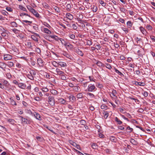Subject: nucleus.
I'll return each mask as SVG.
<instances>
[{
  "mask_svg": "<svg viewBox=\"0 0 155 155\" xmlns=\"http://www.w3.org/2000/svg\"><path fill=\"white\" fill-rule=\"evenodd\" d=\"M87 94L90 96L91 98H93L94 97V95L90 93H87Z\"/></svg>",
  "mask_w": 155,
  "mask_h": 155,
  "instance_id": "bf43d9fd",
  "label": "nucleus"
},
{
  "mask_svg": "<svg viewBox=\"0 0 155 155\" xmlns=\"http://www.w3.org/2000/svg\"><path fill=\"white\" fill-rule=\"evenodd\" d=\"M120 8V10L121 12H123L124 13H125L126 11V10L125 9V8H123V7H121V8Z\"/></svg>",
  "mask_w": 155,
  "mask_h": 155,
  "instance_id": "13d9d810",
  "label": "nucleus"
},
{
  "mask_svg": "<svg viewBox=\"0 0 155 155\" xmlns=\"http://www.w3.org/2000/svg\"><path fill=\"white\" fill-rule=\"evenodd\" d=\"M74 20V19L73 15L70 13H68V21H70Z\"/></svg>",
  "mask_w": 155,
  "mask_h": 155,
  "instance_id": "6ab92c4d",
  "label": "nucleus"
},
{
  "mask_svg": "<svg viewBox=\"0 0 155 155\" xmlns=\"http://www.w3.org/2000/svg\"><path fill=\"white\" fill-rule=\"evenodd\" d=\"M136 85H138L141 86H144L145 85V83L144 82H140L137 81H136L135 83Z\"/></svg>",
  "mask_w": 155,
  "mask_h": 155,
  "instance_id": "412c9836",
  "label": "nucleus"
},
{
  "mask_svg": "<svg viewBox=\"0 0 155 155\" xmlns=\"http://www.w3.org/2000/svg\"><path fill=\"white\" fill-rule=\"evenodd\" d=\"M91 144L92 148L93 149H96L98 147V146L96 143H91Z\"/></svg>",
  "mask_w": 155,
  "mask_h": 155,
  "instance_id": "2eb2a0df",
  "label": "nucleus"
},
{
  "mask_svg": "<svg viewBox=\"0 0 155 155\" xmlns=\"http://www.w3.org/2000/svg\"><path fill=\"white\" fill-rule=\"evenodd\" d=\"M122 29L123 31H124L125 32L126 34L128 33V31L127 28H122Z\"/></svg>",
  "mask_w": 155,
  "mask_h": 155,
  "instance_id": "774afa93",
  "label": "nucleus"
},
{
  "mask_svg": "<svg viewBox=\"0 0 155 155\" xmlns=\"http://www.w3.org/2000/svg\"><path fill=\"white\" fill-rule=\"evenodd\" d=\"M80 123L81 125H84L86 124V122L84 120H81L80 121Z\"/></svg>",
  "mask_w": 155,
  "mask_h": 155,
  "instance_id": "5fc2aeb1",
  "label": "nucleus"
},
{
  "mask_svg": "<svg viewBox=\"0 0 155 155\" xmlns=\"http://www.w3.org/2000/svg\"><path fill=\"white\" fill-rule=\"evenodd\" d=\"M115 121L118 123V124L120 125L122 123V122L119 120L117 117H116L115 118Z\"/></svg>",
  "mask_w": 155,
  "mask_h": 155,
  "instance_id": "c85d7f7f",
  "label": "nucleus"
},
{
  "mask_svg": "<svg viewBox=\"0 0 155 155\" xmlns=\"http://www.w3.org/2000/svg\"><path fill=\"white\" fill-rule=\"evenodd\" d=\"M6 64L5 63L2 62H0V68L3 69L5 68Z\"/></svg>",
  "mask_w": 155,
  "mask_h": 155,
  "instance_id": "4be33fe9",
  "label": "nucleus"
},
{
  "mask_svg": "<svg viewBox=\"0 0 155 155\" xmlns=\"http://www.w3.org/2000/svg\"><path fill=\"white\" fill-rule=\"evenodd\" d=\"M30 74L32 76L35 75L36 74L35 71L33 70H31L30 71Z\"/></svg>",
  "mask_w": 155,
  "mask_h": 155,
  "instance_id": "a19ab883",
  "label": "nucleus"
},
{
  "mask_svg": "<svg viewBox=\"0 0 155 155\" xmlns=\"http://www.w3.org/2000/svg\"><path fill=\"white\" fill-rule=\"evenodd\" d=\"M27 77L31 80H34V78L33 76L30 74H28L27 75Z\"/></svg>",
  "mask_w": 155,
  "mask_h": 155,
  "instance_id": "f704fd0d",
  "label": "nucleus"
},
{
  "mask_svg": "<svg viewBox=\"0 0 155 155\" xmlns=\"http://www.w3.org/2000/svg\"><path fill=\"white\" fill-rule=\"evenodd\" d=\"M56 72L57 73V74L60 75L62 74H64V73L63 71H61L60 69L59 68H56Z\"/></svg>",
  "mask_w": 155,
  "mask_h": 155,
  "instance_id": "aec40b11",
  "label": "nucleus"
},
{
  "mask_svg": "<svg viewBox=\"0 0 155 155\" xmlns=\"http://www.w3.org/2000/svg\"><path fill=\"white\" fill-rule=\"evenodd\" d=\"M114 70L115 72L116 73H117L118 75H120L121 77L124 76V75L117 69L115 68Z\"/></svg>",
  "mask_w": 155,
  "mask_h": 155,
  "instance_id": "a211bd4d",
  "label": "nucleus"
},
{
  "mask_svg": "<svg viewBox=\"0 0 155 155\" xmlns=\"http://www.w3.org/2000/svg\"><path fill=\"white\" fill-rule=\"evenodd\" d=\"M18 117L21 118V123L22 124H30L31 123V121L30 120L24 118L23 117L21 116H19Z\"/></svg>",
  "mask_w": 155,
  "mask_h": 155,
  "instance_id": "7ed1b4c3",
  "label": "nucleus"
},
{
  "mask_svg": "<svg viewBox=\"0 0 155 155\" xmlns=\"http://www.w3.org/2000/svg\"><path fill=\"white\" fill-rule=\"evenodd\" d=\"M10 24L12 27H17L18 25L15 21L11 22Z\"/></svg>",
  "mask_w": 155,
  "mask_h": 155,
  "instance_id": "393cba45",
  "label": "nucleus"
},
{
  "mask_svg": "<svg viewBox=\"0 0 155 155\" xmlns=\"http://www.w3.org/2000/svg\"><path fill=\"white\" fill-rule=\"evenodd\" d=\"M127 25L128 28H130L132 27L133 24L131 21H129L127 22Z\"/></svg>",
  "mask_w": 155,
  "mask_h": 155,
  "instance_id": "cd10ccee",
  "label": "nucleus"
},
{
  "mask_svg": "<svg viewBox=\"0 0 155 155\" xmlns=\"http://www.w3.org/2000/svg\"><path fill=\"white\" fill-rule=\"evenodd\" d=\"M61 79L64 80H67V78L66 76H67V75L65 73H64V74H62L61 75Z\"/></svg>",
  "mask_w": 155,
  "mask_h": 155,
  "instance_id": "2f4dec72",
  "label": "nucleus"
},
{
  "mask_svg": "<svg viewBox=\"0 0 155 155\" xmlns=\"http://www.w3.org/2000/svg\"><path fill=\"white\" fill-rule=\"evenodd\" d=\"M105 66H106V68L109 69H111L112 68V67L111 65L108 63H106L105 64V65H104Z\"/></svg>",
  "mask_w": 155,
  "mask_h": 155,
  "instance_id": "e433bc0d",
  "label": "nucleus"
},
{
  "mask_svg": "<svg viewBox=\"0 0 155 155\" xmlns=\"http://www.w3.org/2000/svg\"><path fill=\"white\" fill-rule=\"evenodd\" d=\"M59 64L60 66L61 67H64L67 66L66 63L62 62H59Z\"/></svg>",
  "mask_w": 155,
  "mask_h": 155,
  "instance_id": "72a5a7b5",
  "label": "nucleus"
},
{
  "mask_svg": "<svg viewBox=\"0 0 155 155\" xmlns=\"http://www.w3.org/2000/svg\"><path fill=\"white\" fill-rule=\"evenodd\" d=\"M44 126L48 130H49L51 132H53V130H52L51 129V127L47 126L46 125H45V124L44 125Z\"/></svg>",
  "mask_w": 155,
  "mask_h": 155,
  "instance_id": "8fccbe9b",
  "label": "nucleus"
},
{
  "mask_svg": "<svg viewBox=\"0 0 155 155\" xmlns=\"http://www.w3.org/2000/svg\"><path fill=\"white\" fill-rule=\"evenodd\" d=\"M72 50L74 49V47L73 45L68 43V49Z\"/></svg>",
  "mask_w": 155,
  "mask_h": 155,
  "instance_id": "58836bf2",
  "label": "nucleus"
},
{
  "mask_svg": "<svg viewBox=\"0 0 155 155\" xmlns=\"http://www.w3.org/2000/svg\"><path fill=\"white\" fill-rule=\"evenodd\" d=\"M140 29L141 32L142 34L144 35H146L147 33V32L146 30L142 26H140L139 28Z\"/></svg>",
  "mask_w": 155,
  "mask_h": 155,
  "instance_id": "9d476101",
  "label": "nucleus"
},
{
  "mask_svg": "<svg viewBox=\"0 0 155 155\" xmlns=\"http://www.w3.org/2000/svg\"><path fill=\"white\" fill-rule=\"evenodd\" d=\"M50 37L55 40H58V37L56 35H50Z\"/></svg>",
  "mask_w": 155,
  "mask_h": 155,
  "instance_id": "79ce46f5",
  "label": "nucleus"
},
{
  "mask_svg": "<svg viewBox=\"0 0 155 155\" xmlns=\"http://www.w3.org/2000/svg\"><path fill=\"white\" fill-rule=\"evenodd\" d=\"M142 94H143V96L145 97H147L148 95V92L146 91H144L143 92H142Z\"/></svg>",
  "mask_w": 155,
  "mask_h": 155,
  "instance_id": "3c124183",
  "label": "nucleus"
},
{
  "mask_svg": "<svg viewBox=\"0 0 155 155\" xmlns=\"http://www.w3.org/2000/svg\"><path fill=\"white\" fill-rule=\"evenodd\" d=\"M48 101L49 104L51 106H53L54 105V97L52 96H49L48 97Z\"/></svg>",
  "mask_w": 155,
  "mask_h": 155,
  "instance_id": "20e7f679",
  "label": "nucleus"
},
{
  "mask_svg": "<svg viewBox=\"0 0 155 155\" xmlns=\"http://www.w3.org/2000/svg\"><path fill=\"white\" fill-rule=\"evenodd\" d=\"M31 12L37 18H39L40 15L34 9Z\"/></svg>",
  "mask_w": 155,
  "mask_h": 155,
  "instance_id": "9b49d317",
  "label": "nucleus"
},
{
  "mask_svg": "<svg viewBox=\"0 0 155 155\" xmlns=\"http://www.w3.org/2000/svg\"><path fill=\"white\" fill-rule=\"evenodd\" d=\"M6 120L12 125L15 124V120L12 119H6Z\"/></svg>",
  "mask_w": 155,
  "mask_h": 155,
  "instance_id": "dca6fc26",
  "label": "nucleus"
},
{
  "mask_svg": "<svg viewBox=\"0 0 155 155\" xmlns=\"http://www.w3.org/2000/svg\"><path fill=\"white\" fill-rule=\"evenodd\" d=\"M69 143L71 145L74 147H76V145H77V144L72 140H70Z\"/></svg>",
  "mask_w": 155,
  "mask_h": 155,
  "instance_id": "09e8293b",
  "label": "nucleus"
},
{
  "mask_svg": "<svg viewBox=\"0 0 155 155\" xmlns=\"http://www.w3.org/2000/svg\"><path fill=\"white\" fill-rule=\"evenodd\" d=\"M130 142L134 145H137L138 144V142L133 138H131L130 139Z\"/></svg>",
  "mask_w": 155,
  "mask_h": 155,
  "instance_id": "f8f14e48",
  "label": "nucleus"
},
{
  "mask_svg": "<svg viewBox=\"0 0 155 155\" xmlns=\"http://www.w3.org/2000/svg\"><path fill=\"white\" fill-rule=\"evenodd\" d=\"M27 8L31 12L33 10V8H32L31 6L30 5H28L27 6Z\"/></svg>",
  "mask_w": 155,
  "mask_h": 155,
  "instance_id": "6e6d98bb",
  "label": "nucleus"
},
{
  "mask_svg": "<svg viewBox=\"0 0 155 155\" xmlns=\"http://www.w3.org/2000/svg\"><path fill=\"white\" fill-rule=\"evenodd\" d=\"M34 115L35 117L37 120H42L41 116L39 114L36 112H35L34 113Z\"/></svg>",
  "mask_w": 155,
  "mask_h": 155,
  "instance_id": "0eeeda50",
  "label": "nucleus"
},
{
  "mask_svg": "<svg viewBox=\"0 0 155 155\" xmlns=\"http://www.w3.org/2000/svg\"><path fill=\"white\" fill-rule=\"evenodd\" d=\"M112 93L113 96H116V95L117 94V91L116 90L113 89L112 90Z\"/></svg>",
  "mask_w": 155,
  "mask_h": 155,
  "instance_id": "c03bdc74",
  "label": "nucleus"
},
{
  "mask_svg": "<svg viewBox=\"0 0 155 155\" xmlns=\"http://www.w3.org/2000/svg\"><path fill=\"white\" fill-rule=\"evenodd\" d=\"M59 101L62 104H65L66 102V101L62 98H60L59 99Z\"/></svg>",
  "mask_w": 155,
  "mask_h": 155,
  "instance_id": "c9c22d12",
  "label": "nucleus"
},
{
  "mask_svg": "<svg viewBox=\"0 0 155 155\" xmlns=\"http://www.w3.org/2000/svg\"><path fill=\"white\" fill-rule=\"evenodd\" d=\"M1 13L2 15H4L7 16L8 14V13L7 12L4 10L2 11H1Z\"/></svg>",
  "mask_w": 155,
  "mask_h": 155,
  "instance_id": "4c0bfd02",
  "label": "nucleus"
},
{
  "mask_svg": "<svg viewBox=\"0 0 155 155\" xmlns=\"http://www.w3.org/2000/svg\"><path fill=\"white\" fill-rule=\"evenodd\" d=\"M10 102L11 104L12 105H15L16 106L17 105V104L15 102V101L12 98H10Z\"/></svg>",
  "mask_w": 155,
  "mask_h": 155,
  "instance_id": "5701e85b",
  "label": "nucleus"
},
{
  "mask_svg": "<svg viewBox=\"0 0 155 155\" xmlns=\"http://www.w3.org/2000/svg\"><path fill=\"white\" fill-rule=\"evenodd\" d=\"M6 9L7 11L9 12H12L13 11V9L9 7H6Z\"/></svg>",
  "mask_w": 155,
  "mask_h": 155,
  "instance_id": "864d4df0",
  "label": "nucleus"
},
{
  "mask_svg": "<svg viewBox=\"0 0 155 155\" xmlns=\"http://www.w3.org/2000/svg\"><path fill=\"white\" fill-rule=\"evenodd\" d=\"M73 90L77 92L78 91V87L74 86L73 87Z\"/></svg>",
  "mask_w": 155,
  "mask_h": 155,
  "instance_id": "69168bd1",
  "label": "nucleus"
},
{
  "mask_svg": "<svg viewBox=\"0 0 155 155\" xmlns=\"http://www.w3.org/2000/svg\"><path fill=\"white\" fill-rule=\"evenodd\" d=\"M95 61L96 62V64L97 66L99 67H105L103 63H102L101 62L98 61H96V60H95Z\"/></svg>",
  "mask_w": 155,
  "mask_h": 155,
  "instance_id": "6e6552de",
  "label": "nucleus"
},
{
  "mask_svg": "<svg viewBox=\"0 0 155 155\" xmlns=\"http://www.w3.org/2000/svg\"><path fill=\"white\" fill-rule=\"evenodd\" d=\"M75 19H74V20L71 21H68V27L74 30H76L77 28V27L75 24Z\"/></svg>",
  "mask_w": 155,
  "mask_h": 155,
  "instance_id": "f03ea898",
  "label": "nucleus"
},
{
  "mask_svg": "<svg viewBox=\"0 0 155 155\" xmlns=\"http://www.w3.org/2000/svg\"><path fill=\"white\" fill-rule=\"evenodd\" d=\"M36 139L38 141L40 142H42L43 140V139L42 137L39 136L36 137Z\"/></svg>",
  "mask_w": 155,
  "mask_h": 155,
  "instance_id": "ea45409f",
  "label": "nucleus"
},
{
  "mask_svg": "<svg viewBox=\"0 0 155 155\" xmlns=\"http://www.w3.org/2000/svg\"><path fill=\"white\" fill-rule=\"evenodd\" d=\"M77 97L78 98H81L83 97V94L82 93H79L77 95Z\"/></svg>",
  "mask_w": 155,
  "mask_h": 155,
  "instance_id": "473e14b6",
  "label": "nucleus"
},
{
  "mask_svg": "<svg viewBox=\"0 0 155 155\" xmlns=\"http://www.w3.org/2000/svg\"><path fill=\"white\" fill-rule=\"evenodd\" d=\"M23 22H24L25 23H28L29 24H28L29 25H30V24L32 23V21H30L26 20H23L22 21Z\"/></svg>",
  "mask_w": 155,
  "mask_h": 155,
  "instance_id": "680f3d73",
  "label": "nucleus"
},
{
  "mask_svg": "<svg viewBox=\"0 0 155 155\" xmlns=\"http://www.w3.org/2000/svg\"><path fill=\"white\" fill-rule=\"evenodd\" d=\"M42 91L44 92H46L48 91V89L46 87H43L41 89Z\"/></svg>",
  "mask_w": 155,
  "mask_h": 155,
  "instance_id": "4d7b16f0",
  "label": "nucleus"
},
{
  "mask_svg": "<svg viewBox=\"0 0 155 155\" xmlns=\"http://www.w3.org/2000/svg\"><path fill=\"white\" fill-rule=\"evenodd\" d=\"M101 107L102 109H106L107 108V106L105 104H102L101 106Z\"/></svg>",
  "mask_w": 155,
  "mask_h": 155,
  "instance_id": "49530a36",
  "label": "nucleus"
},
{
  "mask_svg": "<svg viewBox=\"0 0 155 155\" xmlns=\"http://www.w3.org/2000/svg\"><path fill=\"white\" fill-rule=\"evenodd\" d=\"M76 52L77 53L81 56H83L84 55V54L82 51L79 49H76Z\"/></svg>",
  "mask_w": 155,
  "mask_h": 155,
  "instance_id": "ddd939ff",
  "label": "nucleus"
},
{
  "mask_svg": "<svg viewBox=\"0 0 155 155\" xmlns=\"http://www.w3.org/2000/svg\"><path fill=\"white\" fill-rule=\"evenodd\" d=\"M126 130L127 132L130 133L133 131V129L130 128L129 126H128L127 127Z\"/></svg>",
  "mask_w": 155,
  "mask_h": 155,
  "instance_id": "b1692460",
  "label": "nucleus"
},
{
  "mask_svg": "<svg viewBox=\"0 0 155 155\" xmlns=\"http://www.w3.org/2000/svg\"><path fill=\"white\" fill-rule=\"evenodd\" d=\"M110 140L112 142H116L117 141V138L114 136L111 137L110 138Z\"/></svg>",
  "mask_w": 155,
  "mask_h": 155,
  "instance_id": "a878e982",
  "label": "nucleus"
},
{
  "mask_svg": "<svg viewBox=\"0 0 155 155\" xmlns=\"http://www.w3.org/2000/svg\"><path fill=\"white\" fill-rule=\"evenodd\" d=\"M95 89L96 90L97 89L95 87V86L94 85L91 84L88 85V88L87 91L89 92H92L94 91V90Z\"/></svg>",
  "mask_w": 155,
  "mask_h": 155,
  "instance_id": "39448f33",
  "label": "nucleus"
},
{
  "mask_svg": "<svg viewBox=\"0 0 155 155\" xmlns=\"http://www.w3.org/2000/svg\"><path fill=\"white\" fill-rule=\"evenodd\" d=\"M70 2L71 3V2L70 1H68V12L71 10V8H73V5L72 4L71 5L70 4V3H69Z\"/></svg>",
  "mask_w": 155,
  "mask_h": 155,
  "instance_id": "37998d69",
  "label": "nucleus"
},
{
  "mask_svg": "<svg viewBox=\"0 0 155 155\" xmlns=\"http://www.w3.org/2000/svg\"><path fill=\"white\" fill-rule=\"evenodd\" d=\"M34 25L33 26V28L36 30H38V25L35 24H34Z\"/></svg>",
  "mask_w": 155,
  "mask_h": 155,
  "instance_id": "603ef678",
  "label": "nucleus"
},
{
  "mask_svg": "<svg viewBox=\"0 0 155 155\" xmlns=\"http://www.w3.org/2000/svg\"><path fill=\"white\" fill-rule=\"evenodd\" d=\"M4 59L5 61H8L11 59L12 57V56L10 54H6L4 55Z\"/></svg>",
  "mask_w": 155,
  "mask_h": 155,
  "instance_id": "423d86ee",
  "label": "nucleus"
},
{
  "mask_svg": "<svg viewBox=\"0 0 155 155\" xmlns=\"http://www.w3.org/2000/svg\"><path fill=\"white\" fill-rule=\"evenodd\" d=\"M51 93L54 94H57V91L54 90H52L51 91Z\"/></svg>",
  "mask_w": 155,
  "mask_h": 155,
  "instance_id": "0e129e2a",
  "label": "nucleus"
},
{
  "mask_svg": "<svg viewBox=\"0 0 155 155\" xmlns=\"http://www.w3.org/2000/svg\"><path fill=\"white\" fill-rule=\"evenodd\" d=\"M31 38L35 41L38 42V38L35 35H31Z\"/></svg>",
  "mask_w": 155,
  "mask_h": 155,
  "instance_id": "7c9ffc66",
  "label": "nucleus"
},
{
  "mask_svg": "<svg viewBox=\"0 0 155 155\" xmlns=\"http://www.w3.org/2000/svg\"><path fill=\"white\" fill-rule=\"evenodd\" d=\"M103 114L104 115V117L105 119H106L109 116V113L107 111L105 110H103Z\"/></svg>",
  "mask_w": 155,
  "mask_h": 155,
  "instance_id": "f3484780",
  "label": "nucleus"
},
{
  "mask_svg": "<svg viewBox=\"0 0 155 155\" xmlns=\"http://www.w3.org/2000/svg\"><path fill=\"white\" fill-rule=\"evenodd\" d=\"M68 99L69 100V102L72 103L74 102L75 101V98L74 97L73 95H71L68 97Z\"/></svg>",
  "mask_w": 155,
  "mask_h": 155,
  "instance_id": "1a4fd4ad",
  "label": "nucleus"
},
{
  "mask_svg": "<svg viewBox=\"0 0 155 155\" xmlns=\"http://www.w3.org/2000/svg\"><path fill=\"white\" fill-rule=\"evenodd\" d=\"M19 8L21 10H22L23 11H25V12H26V13H21L19 15L20 16L23 17L24 15H26L30 18H31V16L29 15L28 14V11L22 5H19Z\"/></svg>",
  "mask_w": 155,
  "mask_h": 155,
  "instance_id": "f257e3e1",
  "label": "nucleus"
},
{
  "mask_svg": "<svg viewBox=\"0 0 155 155\" xmlns=\"http://www.w3.org/2000/svg\"><path fill=\"white\" fill-rule=\"evenodd\" d=\"M35 51L37 52L38 54H40L41 53V50L40 48H35Z\"/></svg>",
  "mask_w": 155,
  "mask_h": 155,
  "instance_id": "052dcab7",
  "label": "nucleus"
},
{
  "mask_svg": "<svg viewBox=\"0 0 155 155\" xmlns=\"http://www.w3.org/2000/svg\"><path fill=\"white\" fill-rule=\"evenodd\" d=\"M43 31L45 33L48 34H50L51 33V31L48 29L46 28H44Z\"/></svg>",
  "mask_w": 155,
  "mask_h": 155,
  "instance_id": "c756f323",
  "label": "nucleus"
},
{
  "mask_svg": "<svg viewBox=\"0 0 155 155\" xmlns=\"http://www.w3.org/2000/svg\"><path fill=\"white\" fill-rule=\"evenodd\" d=\"M99 3L103 6H105L106 4V3L102 0L99 1Z\"/></svg>",
  "mask_w": 155,
  "mask_h": 155,
  "instance_id": "de8ad7c7",
  "label": "nucleus"
},
{
  "mask_svg": "<svg viewBox=\"0 0 155 155\" xmlns=\"http://www.w3.org/2000/svg\"><path fill=\"white\" fill-rule=\"evenodd\" d=\"M91 9L93 10V11L94 12H96L97 10V6L93 5L91 6Z\"/></svg>",
  "mask_w": 155,
  "mask_h": 155,
  "instance_id": "bb28decb",
  "label": "nucleus"
},
{
  "mask_svg": "<svg viewBox=\"0 0 155 155\" xmlns=\"http://www.w3.org/2000/svg\"><path fill=\"white\" fill-rule=\"evenodd\" d=\"M137 53L138 54V56L140 57H142L143 54L141 53V51L140 50H139L137 51Z\"/></svg>",
  "mask_w": 155,
  "mask_h": 155,
  "instance_id": "e2e57ef3",
  "label": "nucleus"
},
{
  "mask_svg": "<svg viewBox=\"0 0 155 155\" xmlns=\"http://www.w3.org/2000/svg\"><path fill=\"white\" fill-rule=\"evenodd\" d=\"M12 31L16 34L19 33L20 31L16 28H14L12 29Z\"/></svg>",
  "mask_w": 155,
  "mask_h": 155,
  "instance_id": "a18cd8bd",
  "label": "nucleus"
},
{
  "mask_svg": "<svg viewBox=\"0 0 155 155\" xmlns=\"http://www.w3.org/2000/svg\"><path fill=\"white\" fill-rule=\"evenodd\" d=\"M18 87L22 89H25L26 87V85L23 83H19L18 84Z\"/></svg>",
  "mask_w": 155,
  "mask_h": 155,
  "instance_id": "4468645a",
  "label": "nucleus"
},
{
  "mask_svg": "<svg viewBox=\"0 0 155 155\" xmlns=\"http://www.w3.org/2000/svg\"><path fill=\"white\" fill-rule=\"evenodd\" d=\"M146 28L148 30H151L152 29V27L150 25H147L146 26Z\"/></svg>",
  "mask_w": 155,
  "mask_h": 155,
  "instance_id": "338daca9",
  "label": "nucleus"
}]
</instances>
